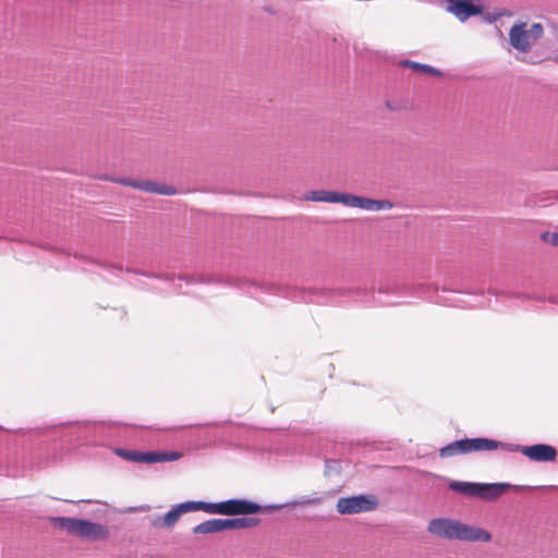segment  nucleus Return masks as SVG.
Wrapping results in <instances>:
<instances>
[{
    "instance_id": "obj_11",
    "label": "nucleus",
    "mask_w": 558,
    "mask_h": 558,
    "mask_svg": "<svg viewBox=\"0 0 558 558\" xmlns=\"http://www.w3.org/2000/svg\"><path fill=\"white\" fill-rule=\"evenodd\" d=\"M193 511L191 500L173 506L165 515L156 517L151 520V525L156 529L173 527L179 521L181 514Z\"/></svg>"
},
{
    "instance_id": "obj_10",
    "label": "nucleus",
    "mask_w": 558,
    "mask_h": 558,
    "mask_svg": "<svg viewBox=\"0 0 558 558\" xmlns=\"http://www.w3.org/2000/svg\"><path fill=\"white\" fill-rule=\"evenodd\" d=\"M448 12L453 14L460 22L482 13V7L474 4L473 0H446Z\"/></svg>"
},
{
    "instance_id": "obj_1",
    "label": "nucleus",
    "mask_w": 558,
    "mask_h": 558,
    "mask_svg": "<svg viewBox=\"0 0 558 558\" xmlns=\"http://www.w3.org/2000/svg\"><path fill=\"white\" fill-rule=\"evenodd\" d=\"M236 288L259 302L279 295L298 302L359 301L389 306L411 299L457 307H484L490 293L462 289L458 281H235Z\"/></svg>"
},
{
    "instance_id": "obj_4",
    "label": "nucleus",
    "mask_w": 558,
    "mask_h": 558,
    "mask_svg": "<svg viewBox=\"0 0 558 558\" xmlns=\"http://www.w3.org/2000/svg\"><path fill=\"white\" fill-rule=\"evenodd\" d=\"M319 501L320 499L318 497L303 496L284 504L262 507L257 502L247 499H228L225 500V507L226 515H247L258 513L263 510H280L286 507L307 506L312 504H318Z\"/></svg>"
},
{
    "instance_id": "obj_13",
    "label": "nucleus",
    "mask_w": 558,
    "mask_h": 558,
    "mask_svg": "<svg viewBox=\"0 0 558 558\" xmlns=\"http://www.w3.org/2000/svg\"><path fill=\"white\" fill-rule=\"evenodd\" d=\"M468 453L478 451H492L501 449L507 451L508 442L497 441L489 438H466Z\"/></svg>"
},
{
    "instance_id": "obj_2",
    "label": "nucleus",
    "mask_w": 558,
    "mask_h": 558,
    "mask_svg": "<svg viewBox=\"0 0 558 558\" xmlns=\"http://www.w3.org/2000/svg\"><path fill=\"white\" fill-rule=\"evenodd\" d=\"M428 531L442 538L464 542H489L492 535L484 529L452 521L449 519H433L428 523Z\"/></svg>"
},
{
    "instance_id": "obj_30",
    "label": "nucleus",
    "mask_w": 558,
    "mask_h": 558,
    "mask_svg": "<svg viewBox=\"0 0 558 558\" xmlns=\"http://www.w3.org/2000/svg\"><path fill=\"white\" fill-rule=\"evenodd\" d=\"M179 280H182V279H187L186 277H179L178 278Z\"/></svg>"
},
{
    "instance_id": "obj_23",
    "label": "nucleus",
    "mask_w": 558,
    "mask_h": 558,
    "mask_svg": "<svg viewBox=\"0 0 558 558\" xmlns=\"http://www.w3.org/2000/svg\"><path fill=\"white\" fill-rule=\"evenodd\" d=\"M364 198V196H357L350 193H338L337 203L363 209Z\"/></svg>"
},
{
    "instance_id": "obj_5",
    "label": "nucleus",
    "mask_w": 558,
    "mask_h": 558,
    "mask_svg": "<svg viewBox=\"0 0 558 558\" xmlns=\"http://www.w3.org/2000/svg\"><path fill=\"white\" fill-rule=\"evenodd\" d=\"M61 426H66L71 434L77 435L78 438L86 439L87 444L94 446H105L110 439L111 423L96 422V421H82L61 423Z\"/></svg>"
},
{
    "instance_id": "obj_24",
    "label": "nucleus",
    "mask_w": 558,
    "mask_h": 558,
    "mask_svg": "<svg viewBox=\"0 0 558 558\" xmlns=\"http://www.w3.org/2000/svg\"><path fill=\"white\" fill-rule=\"evenodd\" d=\"M213 281H184L185 290L182 289V284L179 286V290H173V293H182V294H190L195 293L197 290H199L203 286L207 283H211ZM215 283H230L231 281H214Z\"/></svg>"
},
{
    "instance_id": "obj_22",
    "label": "nucleus",
    "mask_w": 558,
    "mask_h": 558,
    "mask_svg": "<svg viewBox=\"0 0 558 558\" xmlns=\"http://www.w3.org/2000/svg\"><path fill=\"white\" fill-rule=\"evenodd\" d=\"M393 207L392 202L388 199H373L365 197L363 209L367 211L389 210Z\"/></svg>"
},
{
    "instance_id": "obj_6",
    "label": "nucleus",
    "mask_w": 558,
    "mask_h": 558,
    "mask_svg": "<svg viewBox=\"0 0 558 558\" xmlns=\"http://www.w3.org/2000/svg\"><path fill=\"white\" fill-rule=\"evenodd\" d=\"M377 506L376 497L372 495H356L339 498L336 508L341 514H355L373 511Z\"/></svg>"
},
{
    "instance_id": "obj_12",
    "label": "nucleus",
    "mask_w": 558,
    "mask_h": 558,
    "mask_svg": "<svg viewBox=\"0 0 558 558\" xmlns=\"http://www.w3.org/2000/svg\"><path fill=\"white\" fill-rule=\"evenodd\" d=\"M509 41L520 52H527L530 50V33L525 29V23L515 24L510 28Z\"/></svg>"
},
{
    "instance_id": "obj_14",
    "label": "nucleus",
    "mask_w": 558,
    "mask_h": 558,
    "mask_svg": "<svg viewBox=\"0 0 558 558\" xmlns=\"http://www.w3.org/2000/svg\"><path fill=\"white\" fill-rule=\"evenodd\" d=\"M510 485L508 483H481V490L477 497L485 500H494L504 494Z\"/></svg>"
},
{
    "instance_id": "obj_15",
    "label": "nucleus",
    "mask_w": 558,
    "mask_h": 558,
    "mask_svg": "<svg viewBox=\"0 0 558 558\" xmlns=\"http://www.w3.org/2000/svg\"><path fill=\"white\" fill-rule=\"evenodd\" d=\"M260 520L258 518H231L223 519V530H243L258 525Z\"/></svg>"
},
{
    "instance_id": "obj_19",
    "label": "nucleus",
    "mask_w": 558,
    "mask_h": 558,
    "mask_svg": "<svg viewBox=\"0 0 558 558\" xmlns=\"http://www.w3.org/2000/svg\"><path fill=\"white\" fill-rule=\"evenodd\" d=\"M449 487L462 495L477 497L481 490V483L472 482H452Z\"/></svg>"
},
{
    "instance_id": "obj_26",
    "label": "nucleus",
    "mask_w": 558,
    "mask_h": 558,
    "mask_svg": "<svg viewBox=\"0 0 558 558\" xmlns=\"http://www.w3.org/2000/svg\"><path fill=\"white\" fill-rule=\"evenodd\" d=\"M530 33V40L535 41L543 35V26L539 23H534L527 31Z\"/></svg>"
},
{
    "instance_id": "obj_25",
    "label": "nucleus",
    "mask_w": 558,
    "mask_h": 558,
    "mask_svg": "<svg viewBox=\"0 0 558 558\" xmlns=\"http://www.w3.org/2000/svg\"><path fill=\"white\" fill-rule=\"evenodd\" d=\"M541 239L553 246H558V232L545 231L542 233Z\"/></svg>"
},
{
    "instance_id": "obj_7",
    "label": "nucleus",
    "mask_w": 558,
    "mask_h": 558,
    "mask_svg": "<svg viewBox=\"0 0 558 558\" xmlns=\"http://www.w3.org/2000/svg\"><path fill=\"white\" fill-rule=\"evenodd\" d=\"M116 453L126 460L141 463H158L177 461L182 457L177 451H136L118 449Z\"/></svg>"
},
{
    "instance_id": "obj_17",
    "label": "nucleus",
    "mask_w": 558,
    "mask_h": 558,
    "mask_svg": "<svg viewBox=\"0 0 558 558\" xmlns=\"http://www.w3.org/2000/svg\"><path fill=\"white\" fill-rule=\"evenodd\" d=\"M193 511H204L211 514L226 515L225 500L219 502L193 501L191 500Z\"/></svg>"
},
{
    "instance_id": "obj_9",
    "label": "nucleus",
    "mask_w": 558,
    "mask_h": 558,
    "mask_svg": "<svg viewBox=\"0 0 558 558\" xmlns=\"http://www.w3.org/2000/svg\"><path fill=\"white\" fill-rule=\"evenodd\" d=\"M118 183L124 186L158 195H175L177 189L172 185L150 181V180H136L131 178H121L117 180Z\"/></svg>"
},
{
    "instance_id": "obj_16",
    "label": "nucleus",
    "mask_w": 558,
    "mask_h": 558,
    "mask_svg": "<svg viewBox=\"0 0 558 558\" xmlns=\"http://www.w3.org/2000/svg\"><path fill=\"white\" fill-rule=\"evenodd\" d=\"M459 454H468L466 438L449 442L439 450L441 458H451Z\"/></svg>"
},
{
    "instance_id": "obj_21",
    "label": "nucleus",
    "mask_w": 558,
    "mask_h": 558,
    "mask_svg": "<svg viewBox=\"0 0 558 558\" xmlns=\"http://www.w3.org/2000/svg\"><path fill=\"white\" fill-rule=\"evenodd\" d=\"M400 65L403 68H410L414 71L423 72V73H426V74H429L433 76L441 75V72L438 69H436L429 64L420 63V62L412 61V60H402V61H400Z\"/></svg>"
},
{
    "instance_id": "obj_8",
    "label": "nucleus",
    "mask_w": 558,
    "mask_h": 558,
    "mask_svg": "<svg viewBox=\"0 0 558 558\" xmlns=\"http://www.w3.org/2000/svg\"><path fill=\"white\" fill-rule=\"evenodd\" d=\"M507 452L517 453L521 452L532 461L549 462L554 461L557 457V450L546 444H536L532 446H521L518 444L508 442Z\"/></svg>"
},
{
    "instance_id": "obj_29",
    "label": "nucleus",
    "mask_w": 558,
    "mask_h": 558,
    "mask_svg": "<svg viewBox=\"0 0 558 558\" xmlns=\"http://www.w3.org/2000/svg\"><path fill=\"white\" fill-rule=\"evenodd\" d=\"M163 282L167 283L169 287H172V286H174L175 281L168 280V281H163Z\"/></svg>"
},
{
    "instance_id": "obj_3",
    "label": "nucleus",
    "mask_w": 558,
    "mask_h": 558,
    "mask_svg": "<svg viewBox=\"0 0 558 558\" xmlns=\"http://www.w3.org/2000/svg\"><path fill=\"white\" fill-rule=\"evenodd\" d=\"M49 521L54 527H59L70 535L88 541H102L109 536V531L106 526L88 520L70 517H51Z\"/></svg>"
},
{
    "instance_id": "obj_20",
    "label": "nucleus",
    "mask_w": 558,
    "mask_h": 558,
    "mask_svg": "<svg viewBox=\"0 0 558 558\" xmlns=\"http://www.w3.org/2000/svg\"><path fill=\"white\" fill-rule=\"evenodd\" d=\"M338 192L316 190L311 191L306 196V201L312 202H324V203H337Z\"/></svg>"
},
{
    "instance_id": "obj_28",
    "label": "nucleus",
    "mask_w": 558,
    "mask_h": 558,
    "mask_svg": "<svg viewBox=\"0 0 558 558\" xmlns=\"http://www.w3.org/2000/svg\"><path fill=\"white\" fill-rule=\"evenodd\" d=\"M501 15H502L501 13H498V14L494 15L493 17L487 16V17H485V21H487V22H495L498 19H500Z\"/></svg>"
},
{
    "instance_id": "obj_18",
    "label": "nucleus",
    "mask_w": 558,
    "mask_h": 558,
    "mask_svg": "<svg viewBox=\"0 0 558 558\" xmlns=\"http://www.w3.org/2000/svg\"><path fill=\"white\" fill-rule=\"evenodd\" d=\"M223 519H209L193 527L194 534H210L222 532Z\"/></svg>"
},
{
    "instance_id": "obj_27",
    "label": "nucleus",
    "mask_w": 558,
    "mask_h": 558,
    "mask_svg": "<svg viewBox=\"0 0 558 558\" xmlns=\"http://www.w3.org/2000/svg\"><path fill=\"white\" fill-rule=\"evenodd\" d=\"M125 274L147 276V274L145 271H141V270H137V269H131L129 267L125 269Z\"/></svg>"
}]
</instances>
